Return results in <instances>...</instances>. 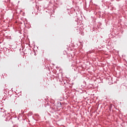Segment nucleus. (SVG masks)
<instances>
[{
  "instance_id": "obj_1",
  "label": "nucleus",
  "mask_w": 127,
  "mask_h": 127,
  "mask_svg": "<svg viewBox=\"0 0 127 127\" xmlns=\"http://www.w3.org/2000/svg\"><path fill=\"white\" fill-rule=\"evenodd\" d=\"M66 54V52H64V53L62 54V57H64V55Z\"/></svg>"
}]
</instances>
